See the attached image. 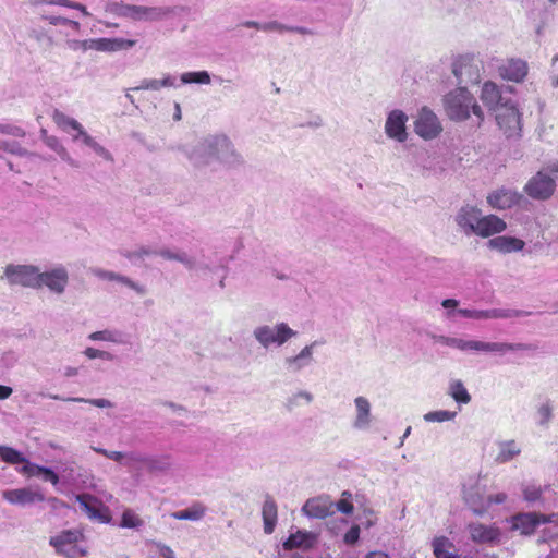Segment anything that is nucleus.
Here are the masks:
<instances>
[{
	"mask_svg": "<svg viewBox=\"0 0 558 558\" xmlns=\"http://www.w3.org/2000/svg\"><path fill=\"white\" fill-rule=\"evenodd\" d=\"M256 339L265 347L274 343L275 330L268 326L259 327L255 330Z\"/></svg>",
	"mask_w": 558,
	"mask_h": 558,
	"instance_id": "obj_44",
	"label": "nucleus"
},
{
	"mask_svg": "<svg viewBox=\"0 0 558 558\" xmlns=\"http://www.w3.org/2000/svg\"><path fill=\"white\" fill-rule=\"evenodd\" d=\"M524 498L527 501H536L542 496V489L539 487L529 486L523 490Z\"/></svg>",
	"mask_w": 558,
	"mask_h": 558,
	"instance_id": "obj_55",
	"label": "nucleus"
},
{
	"mask_svg": "<svg viewBox=\"0 0 558 558\" xmlns=\"http://www.w3.org/2000/svg\"><path fill=\"white\" fill-rule=\"evenodd\" d=\"M85 146L89 147L97 156L101 157L104 160L112 162L113 156L112 154L104 147L100 143L96 141L95 137L90 136L86 142Z\"/></svg>",
	"mask_w": 558,
	"mask_h": 558,
	"instance_id": "obj_41",
	"label": "nucleus"
},
{
	"mask_svg": "<svg viewBox=\"0 0 558 558\" xmlns=\"http://www.w3.org/2000/svg\"><path fill=\"white\" fill-rule=\"evenodd\" d=\"M470 109H472L473 114L477 117L478 123H481L484 119V114H483L482 108L475 102L474 98L472 100Z\"/></svg>",
	"mask_w": 558,
	"mask_h": 558,
	"instance_id": "obj_60",
	"label": "nucleus"
},
{
	"mask_svg": "<svg viewBox=\"0 0 558 558\" xmlns=\"http://www.w3.org/2000/svg\"><path fill=\"white\" fill-rule=\"evenodd\" d=\"M68 284L69 271L62 265L43 272L38 270V288L46 287L50 292L61 295L65 292Z\"/></svg>",
	"mask_w": 558,
	"mask_h": 558,
	"instance_id": "obj_7",
	"label": "nucleus"
},
{
	"mask_svg": "<svg viewBox=\"0 0 558 558\" xmlns=\"http://www.w3.org/2000/svg\"><path fill=\"white\" fill-rule=\"evenodd\" d=\"M481 99L487 106L497 105L500 100V92L498 86L493 82H486L482 88Z\"/></svg>",
	"mask_w": 558,
	"mask_h": 558,
	"instance_id": "obj_32",
	"label": "nucleus"
},
{
	"mask_svg": "<svg viewBox=\"0 0 558 558\" xmlns=\"http://www.w3.org/2000/svg\"><path fill=\"white\" fill-rule=\"evenodd\" d=\"M529 349L530 347L523 343L488 342V352L505 353L507 351H523Z\"/></svg>",
	"mask_w": 558,
	"mask_h": 558,
	"instance_id": "obj_40",
	"label": "nucleus"
},
{
	"mask_svg": "<svg viewBox=\"0 0 558 558\" xmlns=\"http://www.w3.org/2000/svg\"><path fill=\"white\" fill-rule=\"evenodd\" d=\"M302 511L310 518L325 519L335 513V502L328 496L314 497L304 504Z\"/></svg>",
	"mask_w": 558,
	"mask_h": 558,
	"instance_id": "obj_12",
	"label": "nucleus"
},
{
	"mask_svg": "<svg viewBox=\"0 0 558 558\" xmlns=\"http://www.w3.org/2000/svg\"><path fill=\"white\" fill-rule=\"evenodd\" d=\"M468 530L471 539L476 544H495L500 541V529L494 524L470 523Z\"/></svg>",
	"mask_w": 558,
	"mask_h": 558,
	"instance_id": "obj_13",
	"label": "nucleus"
},
{
	"mask_svg": "<svg viewBox=\"0 0 558 558\" xmlns=\"http://www.w3.org/2000/svg\"><path fill=\"white\" fill-rule=\"evenodd\" d=\"M414 124L416 134L425 140L436 137L442 130L436 114L427 108H423L420 111Z\"/></svg>",
	"mask_w": 558,
	"mask_h": 558,
	"instance_id": "obj_10",
	"label": "nucleus"
},
{
	"mask_svg": "<svg viewBox=\"0 0 558 558\" xmlns=\"http://www.w3.org/2000/svg\"><path fill=\"white\" fill-rule=\"evenodd\" d=\"M520 453V449L517 447L513 440L507 441L501 445L500 451L497 454L496 461L505 463L513 459Z\"/></svg>",
	"mask_w": 558,
	"mask_h": 558,
	"instance_id": "obj_39",
	"label": "nucleus"
},
{
	"mask_svg": "<svg viewBox=\"0 0 558 558\" xmlns=\"http://www.w3.org/2000/svg\"><path fill=\"white\" fill-rule=\"evenodd\" d=\"M66 47L73 51L86 52L88 50L102 51V38L94 39H66Z\"/></svg>",
	"mask_w": 558,
	"mask_h": 558,
	"instance_id": "obj_28",
	"label": "nucleus"
},
{
	"mask_svg": "<svg viewBox=\"0 0 558 558\" xmlns=\"http://www.w3.org/2000/svg\"><path fill=\"white\" fill-rule=\"evenodd\" d=\"M136 41L123 38H102V51L113 52L135 46Z\"/></svg>",
	"mask_w": 558,
	"mask_h": 558,
	"instance_id": "obj_31",
	"label": "nucleus"
},
{
	"mask_svg": "<svg viewBox=\"0 0 558 558\" xmlns=\"http://www.w3.org/2000/svg\"><path fill=\"white\" fill-rule=\"evenodd\" d=\"M473 96L465 89L459 88L447 95L445 99L446 112L450 119L462 121L470 117V106Z\"/></svg>",
	"mask_w": 558,
	"mask_h": 558,
	"instance_id": "obj_6",
	"label": "nucleus"
},
{
	"mask_svg": "<svg viewBox=\"0 0 558 558\" xmlns=\"http://www.w3.org/2000/svg\"><path fill=\"white\" fill-rule=\"evenodd\" d=\"M355 405H356V426H363L368 422L369 416V402L364 397H357L355 399Z\"/></svg>",
	"mask_w": 558,
	"mask_h": 558,
	"instance_id": "obj_38",
	"label": "nucleus"
},
{
	"mask_svg": "<svg viewBox=\"0 0 558 558\" xmlns=\"http://www.w3.org/2000/svg\"><path fill=\"white\" fill-rule=\"evenodd\" d=\"M507 229V223L496 215L481 217L474 228V234L481 238H489L499 234Z\"/></svg>",
	"mask_w": 558,
	"mask_h": 558,
	"instance_id": "obj_15",
	"label": "nucleus"
},
{
	"mask_svg": "<svg viewBox=\"0 0 558 558\" xmlns=\"http://www.w3.org/2000/svg\"><path fill=\"white\" fill-rule=\"evenodd\" d=\"M52 120L59 129L68 134H71L74 131L80 132L84 128L76 119L59 110H54Z\"/></svg>",
	"mask_w": 558,
	"mask_h": 558,
	"instance_id": "obj_26",
	"label": "nucleus"
},
{
	"mask_svg": "<svg viewBox=\"0 0 558 558\" xmlns=\"http://www.w3.org/2000/svg\"><path fill=\"white\" fill-rule=\"evenodd\" d=\"M142 523V520L136 513H134L132 510H125L122 514L120 526L135 529L141 526Z\"/></svg>",
	"mask_w": 558,
	"mask_h": 558,
	"instance_id": "obj_47",
	"label": "nucleus"
},
{
	"mask_svg": "<svg viewBox=\"0 0 558 558\" xmlns=\"http://www.w3.org/2000/svg\"><path fill=\"white\" fill-rule=\"evenodd\" d=\"M44 143L53 151H56L60 158L65 161L69 166L77 168L78 163L71 157L68 149L59 141L57 136L48 135L46 130L41 131Z\"/></svg>",
	"mask_w": 558,
	"mask_h": 558,
	"instance_id": "obj_24",
	"label": "nucleus"
},
{
	"mask_svg": "<svg viewBox=\"0 0 558 558\" xmlns=\"http://www.w3.org/2000/svg\"><path fill=\"white\" fill-rule=\"evenodd\" d=\"M262 515L264 521V532L266 534H271L277 524L278 509L275 500L269 496L266 497L263 505Z\"/></svg>",
	"mask_w": 558,
	"mask_h": 558,
	"instance_id": "obj_25",
	"label": "nucleus"
},
{
	"mask_svg": "<svg viewBox=\"0 0 558 558\" xmlns=\"http://www.w3.org/2000/svg\"><path fill=\"white\" fill-rule=\"evenodd\" d=\"M52 120L59 129L68 134H71L74 131L80 132L84 128L76 119L59 110H54Z\"/></svg>",
	"mask_w": 558,
	"mask_h": 558,
	"instance_id": "obj_27",
	"label": "nucleus"
},
{
	"mask_svg": "<svg viewBox=\"0 0 558 558\" xmlns=\"http://www.w3.org/2000/svg\"><path fill=\"white\" fill-rule=\"evenodd\" d=\"M456 416V412L446 410L432 411L424 415V420L427 422H445L450 421Z\"/></svg>",
	"mask_w": 558,
	"mask_h": 558,
	"instance_id": "obj_48",
	"label": "nucleus"
},
{
	"mask_svg": "<svg viewBox=\"0 0 558 558\" xmlns=\"http://www.w3.org/2000/svg\"><path fill=\"white\" fill-rule=\"evenodd\" d=\"M205 512L206 508L202 504L197 502L187 509L177 511V520L197 521L204 517Z\"/></svg>",
	"mask_w": 558,
	"mask_h": 558,
	"instance_id": "obj_34",
	"label": "nucleus"
},
{
	"mask_svg": "<svg viewBox=\"0 0 558 558\" xmlns=\"http://www.w3.org/2000/svg\"><path fill=\"white\" fill-rule=\"evenodd\" d=\"M317 542V536L313 532L298 530L291 534L282 544L284 550L311 549Z\"/></svg>",
	"mask_w": 558,
	"mask_h": 558,
	"instance_id": "obj_17",
	"label": "nucleus"
},
{
	"mask_svg": "<svg viewBox=\"0 0 558 558\" xmlns=\"http://www.w3.org/2000/svg\"><path fill=\"white\" fill-rule=\"evenodd\" d=\"M146 462V458L137 452H125L123 464L130 470H140Z\"/></svg>",
	"mask_w": 558,
	"mask_h": 558,
	"instance_id": "obj_43",
	"label": "nucleus"
},
{
	"mask_svg": "<svg viewBox=\"0 0 558 558\" xmlns=\"http://www.w3.org/2000/svg\"><path fill=\"white\" fill-rule=\"evenodd\" d=\"M124 454L125 452L109 450L107 458L123 464Z\"/></svg>",
	"mask_w": 558,
	"mask_h": 558,
	"instance_id": "obj_61",
	"label": "nucleus"
},
{
	"mask_svg": "<svg viewBox=\"0 0 558 558\" xmlns=\"http://www.w3.org/2000/svg\"><path fill=\"white\" fill-rule=\"evenodd\" d=\"M488 246L500 253L507 254L522 251L525 246V243L523 240L518 238L499 235L490 239L488 241Z\"/></svg>",
	"mask_w": 558,
	"mask_h": 558,
	"instance_id": "obj_20",
	"label": "nucleus"
},
{
	"mask_svg": "<svg viewBox=\"0 0 558 558\" xmlns=\"http://www.w3.org/2000/svg\"><path fill=\"white\" fill-rule=\"evenodd\" d=\"M449 395L458 402L466 404L471 401V396L461 380H452L449 385Z\"/></svg>",
	"mask_w": 558,
	"mask_h": 558,
	"instance_id": "obj_33",
	"label": "nucleus"
},
{
	"mask_svg": "<svg viewBox=\"0 0 558 558\" xmlns=\"http://www.w3.org/2000/svg\"><path fill=\"white\" fill-rule=\"evenodd\" d=\"M458 347L462 350H474V351L488 352V342H483V341H460Z\"/></svg>",
	"mask_w": 558,
	"mask_h": 558,
	"instance_id": "obj_52",
	"label": "nucleus"
},
{
	"mask_svg": "<svg viewBox=\"0 0 558 558\" xmlns=\"http://www.w3.org/2000/svg\"><path fill=\"white\" fill-rule=\"evenodd\" d=\"M75 499L78 502L81 510L90 520L102 523L109 522L110 514L108 508L104 507L96 497L89 494H81L76 495Z\"/></svg>",
	"mask_w": 558,
	"mask_h": 558,
	"instance_id": "obj_11",
	"label": "nucleus"
},
{
	"mask_svg": "<svg viewBox=\"0 0 558 558\" xmlns=\"http://www.w3.org/2000/svg\"><path fill=\"white\" fill-rule=\"evenodd\" d=\"M43 19L48 21L51 25H66L68 19L62 16H56V15H43Z\"/></svg>",
	"mask_w": 558,
	"mask_h": 558,
	"instance_id": "obj_59",
	"label": "nucleus"
},
{
	"mask_svg": "<svg viewBox=\"0 0 558 558\" xmlns=\"http://www.w3.org/2000/svg\"><path fill=\"white\" fill-rule=\"evenodd\" d=\"M88 340L94 342H110L119 345L126 344L125 335L118 329H104L88 335Z\"/></svg>",
	"mask_w": 558,
	"mask_h": 558,
	"instance_id": "obj_23",
	"label": "nucleus"
},
{
	"mask_svg": "<svg viewBox=\"0 0 558 558\" xmlns=\"http://www.w3.org/2000/svg\"><path fill=\"white\" fill-rule=\"evenodd\" d=\"M173 85V78L170 74L162 76L161 78H145L141 84L133 90H159L162 87H171Z\"/></svg>",
	"mask_w": 558,
	"mask_h": 558,
	"instance_id": "obj_29",
	"label": "nucleus"
},
{
	"mask_svg": "<svg viewBox=\"0 0 558 558\" xmlns=\"http://www.w3.org/2000/svg\"><path fill=\"white\" fill-rule=\"evenodd\" d=\"M0 133L10 134L13 136H24L25 132L20 126L0 124Z\"/></svg>",
	"mask_w": 558,
	"mask_h": 558,
	"instance_id": "obj_56",
	"label": "nucleus"
},
{
	"mask_svg": "<svg viewBox=\"0 0 558 558\" xmlns=\"http://www.w3.org/2000/svg\"><path fill=\"white\" fill-rule=\"evenodd\" d=\"M181 81H182V83H185V84H191V83L209 84L210 76L207 71L187 72V73H183L181 75Z\"/></svg>",
	"mask_w": 558,
	"mask_h": 558,
	"instance_id": "obj_42",
	"label": "nucleus"
},
{
	"mask_svg": "<svg viewBox=\"0 0 558 558\" xmlns=\"http://www.w3.org/2000/svg\"><path fill=\"white\" fill-rule=\"evenodd\" d=\"M94 274L97 277L102 278V279L118 280V281L126 284L131 289L135 290L140 294H144L145 293V290L142 287H140L137 283L133 282L132 280H130L126 277L119 276V275H117V274H114L112 271L95 270Z\"/></svg>",
	"mask_w": 558,
	"mask_h": 558,
	"instance_id": "obj_35",
	"label": "nucleus"
},
{
	"mask_svg": "<svg viewBox=\"0 0 558 558\" xmlns=\"http://www.w3.org/2000/svg\"><path fill=\"white\" fill-rule=\"evenodd\" d=\"M502 78L512 82H522L527 74V64L520 59L508 60L499 69Z\"/></svg>",
	"mask_w": 558,
	"mask_h": 558,
	"instance_id": "obj_18",
	"label": "nucleus"
},
{
	"mask_svg": "<svg viewBox=\"0 0 558 558\" xmlns=\"http://www.w3.org/2000/svg\"><path fill=\"white\" fill-rule=\"evenodd\" d=\"M2 498L9 504L20 507H26L45 500V496L40 489L33 487L3 490Z\"/></svg>",
	"mask_w": 558,
	"mask_h": 558,
	"instance_id": "obj_9",
	"label": "nucleus"
},
{
	"mask_svg": "<svg viewBox=\"0 0 558 558\" xmlns=\"http://www.w3.org/2000/svg\"><path fill=\"white\" fill-rule=\"evenodd\" d=\"M38 270L33 265L10 264L4 268L1 279H5L10 286H22L38 289Z\"/></svg>",
	"mask_w": 558,
	"mask_h": 558,
	"instance_id": "obj_3",
	"label": "nucleus"
},
{
	"mask_svg": "<svg viewBox=\"0 0 558 558\" xmlns=\"http://www.w3.org/2000/svg\"><path fill=\"white\" fill-rule=\"evenodd\" d=\"M514 312L508 311V310H488V311H482V319H488V318H508L513 316ZM517 315V312H515Z\"/></svg>",
	"mask_w": 558,
	"mask_h": 558,
	"instance_id": "obj_51",
	"label": "nucleus"
},
{
	"mask_svg": "<svg viewBox=\"0 0 558 558\" xmlns=\"http://www.w3.org/2000/svg\"><path fill=\"white\" fill-rule=\"evenodd\" d=\"M20 473L28 477H41L45 482H50L52 485H58V474L49 468L40 466L32 462H26L21 469Z\"/></svg>",
	"mask_w": 558,
	"mask_h": 558,
	"instance_id": "obj_21",
	"label": "nucleus"
},
{
	"mask_svg": "<svg viewBox=\"0 0 558 558\" xmlns=\"http://www.w3.org/2000/svg\"><path fill=\"white\" fill-rule=\"evenodd\" d=\"M522 195L510 189H498L487 196V203L496 209H509L520 203Z\"/></svg>",
	"mask_w": 558,
	"mask_h": 558,
	"instance_id": "obj_14",
	"label": "nucleus"
},
{
	"mask_svg": "<svg viewBox=\"0 0 558 558\" xmlns=\"http://www.w3.org/2000/svg\"><path fill=\"white\" fill-rule=\"evenodd\" d=\"M481 218V210L475 206H463L456 217V221L466 234L474 233V228Z\"/></svg>",
	"mask_w": 558,
	"mask_h": 558,
	"instance_id": "obj_19",
	"label": "nucleus"
},
{
	"mask_svg": "<svg viewBox=\"0 0 558 558\" xmlns=\"http://www.w3.org/2000/svg\"><path fill=\"white\" fill-rule=\"evenodd\" d=\"M209 146H215V147L221 146L225 148H229L230 142L227 136L219 135V136H215L213 138V141L209 143Z\"/></svg>",
	"mask_w": 558,
	"mask_h": 558,
	"instance_id": "obj_58",
	"label": "nucleus"
},
{
	"mask_svg": "<svg viewBox=\"0 0 558 558\" xmlns=\"http://www.w3.org/2000/svg\"><path fill=\"white\" fill-rule=\"evenodd\" d=\"M495 119L506 137L520 136L521 116L513 105L501 104L495 108Z\"/></svg>",
	"mask_w": 558,
	"mask_h": 558,
	"instance_id": "obj_4",
	"label": "nucleus"
},
{
	"mask_svg": "<svg viewBox=\"0 0 558 558\" xmlns=\"http://www.w3.org/2000/svg\"><path fill=\"white\" fill-rule=\"evenodd\" d=\"M556 184L551 177L543 172H537L536 175L530 179L526 183L524 191L534 199H547L555 191Z\"/></svg>",
	"mask_w": 558,
	"mask_h": 558,
	"instance_id": "obj_8",
	"label": "nucleus"
},
{
	"mask_svg": "<svg viewBox=\"0 0 558 558\" xmlns=\"http://www.w3.org/2000/svg\"><path fill=\"white\" fill-rule=\"evenodd\" d=\"M435 558H460L456 545L446 536H436L432 541Z\"/></svg>",
	"mask_w": 558,
	"mask_h": 558,
	"instance_id": "obj_22",
	"label": "nucleus"
},
{
	"mask_svg": "<svg viewBox=\"0 0 558 558\" xmlns=\"http://www.w3.org/2000/svg\"><path fill=\"white\" fill-rule=\"evenodd\" d=\"M289 26H286L283 24H280L276 21L274 22H268V23H265L262 25V29L263 31H278L280 33L282 32H289Z\"/></svg>",
	"mask_w": 558,
	"mask_h": 558,
	"instance_id": "obj_57",
	"label": "nucleus"
},
{
	"mask_svg": "<svg viewBox=\"0 0 558 558\" xmlns=\"http://www.w3.org/2000/svg\"><path fill=\"white\" fill-rule=\"evenodd\" d=\"M459 313L464 317L482 319V311H472V310H460Z\"/></svg>",
	"mask_w": 558,
	"mask_h": 558,
	"instance_id": "obj_62",
	"label": "nucleus"
},
{
	"mask_svg": "<svg viewBox=\"0 0 558 558\" xmlns=\"http://www.w3.org/2000/svg\"><path fill=\"white\" fill-rule=\"evenodd\" d=\"M350 498H351V493L349 492H343L342 493V498L335 504V511L338 510L340 511L341 513H344V514H351L353 512V504L350 501Z\"/></svg>",
	"mask_w": 558,
	"mask_h": 558,
	"instance_id": "obj_49",
	"label": "nucleus"
},
{
	"mask_svg": "<svg viewBox=\"0 0 558 558\" xmlns=\"http://www.w3.org/2000/svg\"><path fill=\"white\" fill-rule=\"evenodd\" d=\"M294 335V331L284 323L277 325L274 343L282 344Z\"/></svg>",
	"mask_w": 558,
	"mask_h": 558,
	"instance_id": "obj_46",
	"label": "nucleus"
},
{
	"mask_svg": "<svg viewBox=\"0 0 558 558\" xmlns=\"http://www.w3.org/2000/svg\"><path fill=\"white\" fill-rule=\"evenodd\" d=\"M82 537V533L77 530H65L50 537L49 544L59 555L66 558H77L86 555L85 550L77 547V543Z\"/></svg>",
	"mask_w": 558,
	"mask_h": 558,
	"instance_id": "obj_2",
	"label": "nucleus"
},
{
	"mask_svg": "<svg viewBox=\"0 0 558 558\" xmlns=\"http://www.w3.org/2000/svg\"><path fill=\"white\" fill-rule=\"evenodd\" d=\"M365 558H389V556L384 551L376 550L368 553Z\"/></svg>",
	"mask_w": 558,
	"mask_h": 558,
	"instance_id": "obj_64",
	"label": "nucleus"
},
{
	"mask_svg": "<svg viewBox=\"0 0 558 558\" xmlns=\"http://www.w3.org/2000/svg\"><path fill=\"white\" fill-rule=\"evenodd\" d=\"M506 499H507V495L505 493H499L496 495H490L488 497V502L489 504H502L506 501Z\"/></svg>",
	"mask_w": 558,
	"mask_h": 558,
	"instance_id": "obj_63",
	"label": "nucleus"
},
{
	"mask_svg": "<svg viewBox=\"0 0 558 558\" xmlns=\"http://www.w3.org/2000/svg\"><path fill=\"white\" fill-rule=\"evenodd\" d=\"M0 459L10 464L28 462L20 451L7 446H0Z\"/></svg>",
	"mask_w": 558,
	"mask_h": 558,
	"instance_id": "obj_36",
	"label": "nucleus"
},
{
	"mask_svg": "<svg viewBox=\"0 0 558 558\" xmlns=\"http://www.w3.org/2000/svg\"><path fill=\"white\" fill-rule=\"evenodd\" d=\"M557 514H544L538 512L517 513L510 518L511 530L520 531L522 535L534 534L539 524L556 522Z\"/></svg>",
	"mask_w": 558,
	"mask_h": 558,
	"instance_id": "obj_5",
	"label": "nucleus"
},
{
	"mask_svg": "<svg viewBox=\"0 0 558 558\" xmlns=\"http://www.w3.org/2000/svg\"><path fill=\"white\" fill-rule=\"evenodd\" d=\"M407 116L400 110H393L390 112L385 125L387 135L398 142H404L407 140Z\"/></svg>",
	"mask_w": 558,
	"mask_h": 558,
	"instance_id": "obj_16",
	"label": "nucleus"
},
{
	"mask_svg": "<svg viewBox=\"0 0 558 558\" xmlns=\"http://www.w3.org/2000/svg\"><path fill=\"white\" fill-rule=\"evenodd\" d=\"M46 396L53 400H61V401H65V402H84V403H89V404L98 407V408H112L113 407V403L110 400L104 399V398H99V399H86V398H81V397L64 398L62 396L52 395V393H48Z\"/></svg>",
	"mask_w": 558,
	"mask_h": 558,
	"instance_id": "obj_30",
	"label": "nucleus"
},
{
	"mask_svg": "<svg viewBox=\"0 0 558 558\" xmlns=\"http://www.w3.org/2000/svg\"><path fill=\"white\" fill-rule=\"evenodd\" d=\"M83 354L89 360L102 359L106 361H112L114 357L113 354L108 351L98 350L92 347L86 348L83 351Z\"/></svg>",
	"mask_w": 558,
	"mask_h": 558,
	"instance_id": "obj_50",
	"label": "nucleus"
},
{
	"mask_svg": "<svg viewBox=\"0 0 558 558\" xmlns=\"http://www.w3.org/2000/svg\"><path fill=\"white\" fill-rule=\"evenodd\" d=\"M360 538V526L352 525L350 530L344 534L343 541L348 545L355 544Z\"/></svg>",
	"mask_w": 558,
	"mask_h": 558,
	"instance_id": "obj_53",
	"label": "nucleus"
},
{
	"mask_svg": "<svg viewBox=\"0 0 558 558\" xmlns=\"http://www.w3.org/2000/svg\"><path fill=\"white\" fill-rule=\"evenodd\" d=\"M470 60L468 58L461 57L457 59L453 63L452 72L460 83L463 82V76L472 74H476V71L472 70V66L469 64Z\"/></svg>",
	"mask_w": 558,
	"mask_h": 558,
	"instance_id": "obj_37",
	"label": "nucleus"
},
{
	"mask_svg": "<svg viewBox=\"0 0 558 558\" xmlns=\"http://www.w3.org/2000/svg\"><path fill=\"white\" fill-rule=\"evenodd\" d=\"M157 255V251L156 250H153L150 247H140V248H136L132 252H129L126 257L131 260V262H137V260H146L147 258L151 257V256H155Z\"/></svg>",
	"mask_w": 558,
	"mask_h": 558,
	"instance_id": "obj_45",
	"label": "nucleus"
},
{
	"mask_svg": "<svg viewBox=\"0 0 558 558\" xmlns=\"http://www.w3.org/2000/svg\"><path fill=\"white\" fill-rule=\"evenodd\" d=\"M0 150L9 151L11 154L24 155L25 150L21 148L16 143L8 141H0Z\"/></svg>",
	"mask_w": 558,
	"mask_h": 558,
	"instance_id": "obj_54",
	"label": "nucleus"
},
{
	"mask_svg": "<svg viewBox=\"0 0 558 558\" xmlns=\"http://www.w3.org/2000/svg\"><path fill=\"white\" fill-rule=\"evenodd\" d=\"M107 10L111 13L133 21H157L169 14V9L159 7L133 5L123 3H110Z\"/></svg>",
	"mask_w": 558,
	"mask_h": 558,
	"instance_id": "obj_1",
	"label": "nucleus"
}]
</instances>
